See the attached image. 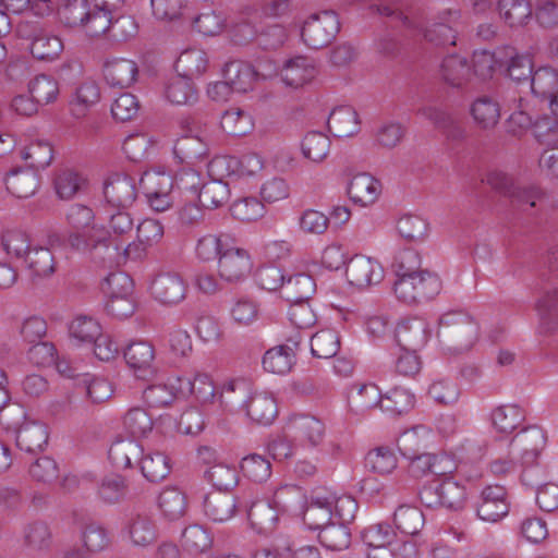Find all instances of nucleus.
Listing matches in <instances>:
<instances>
[{"instance_id": "11", "label": "nucleus", "mask_w": 558, "mask_h": 558, "mask_svg": "<svg viewBox=\"0 0 558 558\" xmlns=\"http://www.w3.org/2000/svg\"><path fill=\"white\" fill-rule=\"evenodd\" d=\"M187 286L177 272H160L151 282L150 291L155 300L165 305H174L185 299Z\"/></svg>"}, {"instance_id": "28", "label": "nucleus", "mask_w": 558, "mask_h": 558, "mask_svg": "<svg viewBox=\"0 0 558 558\" xmlns=\"http://www.w3.org/2000/svg\"><path fill=\"white\" fill-rule=\"evenodd\" d=\"M291 432L300 439L315 446L324 437L325 426L320 420L308 414L294 415L289 423Z\"/></svg>"}, {"instance_id": "30", "label": "nucleus", "mask_w": 558, "mask_h": 558, "mask_svg": "<svg viewBox=\"0 0 558 558\" xmlns=\"http://www.w3.org/2000/svg\"><path fill=\"white\" fill-rule=\"evenodd\" d=\"M247 517L253 529L258 533H270L275 530L278 521V510L266 500L252 502Z\"/></svg>"}, {"instance_id": "61", "label": "nucleus", "mask_w": 558, "mask_h": 558, "mask_svg": "<svg viewBox=\"0 0 558 558\" xmlns=\"http://www.w3.org/2000/svg\"><path fill=\"white\" fill-rule=\"evenodd\" d=\"M63 50L61 39L54 35L40 34L34 38L31 46L32 54L39 60L53 59Z\"/></svg>"}, {"instance_id": "60", "label": "nucleus", "mask_w": 558, "mask_h": 558, "mask_svg": "<svg viewBox=\"0 0 558 558\" xmlns=\"http://www.w3.org/2000/svg\"><path fill=\"white\" fill-rule=\"evenodd\" d=\"M399 234L407 241H421L428 231V223L420 216L407 214L397 222Z\"/></svg>"}, {"instance_id": "38", "label": "nucleus", "mask_w": 558, "mask_h": 558, "mask_svg": "<svg viewBox=\"0 0 558 558\" xmlns=\"http://www.w3.org/2000/svg\"><path fill=\"white\" fill-rule=\"evenodd\" d=\"M500 16L510 27L525 25L532 17V7L527 0H499Z\"/></svg>"}, {"instance_id": "9", "label": "nucleus", "mask_w": 558, "mask_h": 558, "mask_svg": "<svg viewBox=\"0 0 558 558\" xmlns=\"http://www.w3.org/2000/svg\"><path fill=\"white\" fill-rule=\"evenodd\" d=\"M547 437L544 430L536 425L521 429L511 439L513 452L520 456L522 464L533 465L546 446Z\"/></svg>"}, {"instance_id": "25", "label": "nucleus", "mask_w": 558, "mask_h": 558, "mask_svg": "<svg viewBox=\"0 0 558 558\" xmlns=\"http://www.w3.org/2000/svg\"><path fill=\"white\" fill-rule=\"evenodd\" d=\"M223 78L228 80V84L231 85L233 92L246 93L253 89L256 72L252 64L234 60L226 64Z\"/></svg>"}, {"instance_id": "54", "label": "nucleus", "mask_w": 558, "mask_h": 558, "mask_svg": "<svg viewBox=\"0 0 558 558\" xmlns=\"http://www.w3.org/2000/svg\"><path fill=\"white\" fill-rule=\"evenodd\" d=\"M111 19V11L95 4L94 9L89 8L82 28L89 37L108 36Z\"/></svg>"}, {"instance_id": "51", "label": "nucleus", "mask_w": 558, "mask_h": 558, "mask_svg": "<svg viewBox=\"0 0 558 558\" xmlns=\"http://www.w3.org/2000/svg\"><path fill=\"white\" fill-rule=\"evenodd\" d=\"M340 348V340L336 331L326 329L316 332L311 339V350L318 359L333 357Z\"/></svg>"}, {"instance_id": "39", "label": "nucleus", "mask_w": 558, "mask_h": 558, "mask_svg": "<svg viewBox=\"0 0 558 558\" xmlns=\"http://www.w3.org/2000/svg\"><path fill=\"white\" fill-rule=\"evenodd\" d=\"M24 262L33 278H46L56 271L54 257L47 247H34L25 256Z\"/></svg>"}, {"instance_id": "31", "label": "nucleus", "mask_w": 558, "mask_h": 558, "mask_svg": "<svg viewBox=\"0 0 558 558\" xmlns=\"http://www.w3.org/2000/svg\"><path fill=\"white\" fill-rule=\"evenodd\" d=\"M440 72L442 80L452 87H462L471 77V66L466 58L457 54L444 59Z\"/></svg>"}, {"instance_id": "13", "label": "nucleus", "mask_w": 558, "mask_h": 558, "mask_svg": "<svg viewBox=\"0 0 558 558\" xmlns=\"http://www.w3.org/2000/svg\"><path fill=\"white\" fill-rule=\"evenodd\" d=\"M248 253L239 247L226 248L219 258V274L228 282H239L252 270Z\"/></svg>"}, {"instance_id": "15", "label": "nucleus", "mask_w": 558, "mask_h": 558, "mask_svg": "<svg viewBox=\"0 0 558 558\" xmlns=\"http://www.w3.org/2000/svg\"><path fill=\"white\" fill-rule=\"evenodd\" d=\"M507 492L504 486L489 485L482 492V501L477 507L478 517L488 522H497L509 512Z\"/></svg>"}, {"instance_id": "23", "label": "nucleus", "mask_w": 558, "mask_h": 558, "mask_svg": "<svg viewBox=\"0 0 558 558\" xmlns=\"http://www.w3.org/2000/svg\"><path fill=\"white\" fill-rule=\"evenodd\" d=\"M327 125L336 137L353 136L360 130L357 112L349 106L338 107L329 114Z\"/></svg>"}, {"instance_id": "42", "label": "nucleus", "mask_w": 558, "mask_h": 558, "mask_svg": "<svg viewBox=\"0 0 558 558\" xmlns=\"http://www.w3.org/2000/svg\"><path fill=\"white\" fill-rule=\"evenodd\" d=\"M523 420V411L514 404L499 405L492 412L493 426L499 433L513 432Z\"/></svg>"}, {"instance_id": "27", "label": "nucleus", "mask_w": 558, "mask_h": 558, "mask_svg": "<svg viewBox=\"0 0 558 558\" xmlns=\"http://www.w3.org/2000/svg\"><path fill=\"white\" fill-rule=\"evenodd\" d=\"M208 145L198 134H183L173 148L175 156L191 165L203 160L208 155Z\"/></svg>"}, {"instance_id": "64", "label": "nucleus", "mask_w": 558, "mask_h": 558, "mask_svg": "<svg viewBox=\"0 0 558 558\" xmlns=\"http://www.w3.org/2000/svg\"><path fill=\"white\" fill-rule=\"evenodd\" d=\"M413 405L414 396L403 388L397 387L383 396L381 410L396 415L407 413Z\"/></svg>"}, {"instance_id": "32", "label": "nucleus", "mask_w": 558, "mask_h": 558, "mask_svg": "<svg viewBox=\"0 0 558 558\" xmlns=\"http://www.w3.org/2000/svg\"><path fill=\"white\" fill-rule=\"evenodd\" d=\"M430 438V432L423 426L408 429L398 438L399 451L404 458L425 452L424 450L428 447Z\"/></svg>"}, {"instance_id": "7", "label": "nucleus", "mask_w": 558, "mask_h": 558, "mask_svg": "<svg viewBox=\"0 0 558 558\" xmlns=\"http://www.w3.org/2000/svg\"><path fill=\"white\" fill-rule=\"evenodd\" d=\"M227 165L225 158H214L208 163V174L211 178L199 190V201L204 207L218 208L225 205L230 197L229 184L222 180L221 171Z\"/></svg>"}, {"instance_id": "53", "label": "nucleus", "mask_w": 558, "mask_h": 558, "mask_svg": "<svg viewBox=\"0 0 558 558\" xmlns=\"http://www.w3.org/2000/svg\"><path fill=\"white\" fill-rule=\"evenodd\" d=\"M220 124L232 136H244L253 128L251 116L240 108L227 110L221 118Z\"/></svg>"}, {"instance_id": "29", "label": "nucleus", "mask_w": 558, "mask_h": 558, "mask_svg": "<svg viewBox=\"0 0 558 558\" xmlns=\"http://www.w3.org/2000/svg\"><path fill=\"white\" fill-rule=\"evenodd\" d=\"M142 474L151 483L165 480L171 472L170 458L161 451L153 450L145 453L140 462Z\"/></svg>"}, {"instance_id": "59", "label": "nucleus", "mask_w": 558, "mask_h": 558, "mask_svg": "<svg viewBox=\"0 0 558 558\" xmlns=\"http://www.w3.org/2000/svg\"><path fill=\"white\" fill-rule=\"evenodd\" d=\"M166 96L172 104L184 105L196 99V92L191 80L178 73L167 84Z\"/></svg>"}, {"instance_id": "44", "label": "nucleus", "mask_w": 558, "mask_h": 558, "mask_svg": "<svg viewBox=\"0 0 558 558\" xmlns=\"http://www.w3.org/2000/svg\"><path fill=\"white\" fill-rule=\"evenodd\" d=\"M530 82L533 94L548 100L558 90V72L550 66L539 68Z\"/></svg>"}, {"instance_id": "24", "label": "nucleus", "mask_w": 558, "mask_h": 558, "mask_svg": "<svg viewBox=\"0 0 558 558\" xmlns=\"http://www.w3.org/2000/svg\"><path fill=\"white\" fill-rule=\"evenodd\" d=\"M205 514L214 522H225L236 511L235 497L221 492L208 493L204 499Z\"/></svg>"}, {"instance_id": "55", "label": "nucleus", "mask_w": 558, "mask_h": 558, "mask_svg": "<svg viewBox=\"0 0 558 558\" xmlns=\"http://www.w3.org/2000/svg\"><path fill=\"white\" fill-rule=\"evenodd\" d=\"M31 96L39 105H47L56 100L59 95V86L54 78L49 75L40 74L31 81L29 86Z\"/></svg>"}, {"instance_id": "26", "label": "nucleus", "mask_w": 558, "mask_h": 558, "mask_svg": "<svg viewBox=\"0 0 558 558\" xmlns=\"http://www.w3.org/2000/svg\"><path fill=\"white\" fill-rule=\"evenodd\" d=\"M316 70L314 64L306 57H296L288 60L282 70V81L291 87H302L314 78Z\"/></svg>"}, {"instance_id": "58", "label": "nucleus", "mask_w": 558, "mask_h": 558, "mask_svg": "<svg viewBox=\"0 0 558 558\" xmlns=\"http://www.w3.org/2000/svg\"><path fill=\"white\" fill-rule=\"evenodd\" d=\"M509 56L507 75L514 82L530 81L533 75V62L527 54H517L513 48H506Z\"/></svg>"}, {"instance_id": "5", "label": "nucleus", "mask_w": 558, "mask_h": 558, "mask_svg": "<svg viewBox=\"0 0 558 558\" xmlns=\"http://www.w3.org/2000/svg\"><path fill=\"white\" fill-rule=\"evenodd\" d=\"M340 31V22L333 11L313 14L304 22L301 36L304 44L312 49L328 46Z\"/></svg>"}, {"instance_id": "10", "label": "nucleus", "mask_w": 558, "mask_h": 558, "mask_svg": "<svg viewBox=\"0 0 558 558\" xmlns=\"http://www.w3.org/2000/svg\"><path fill=\"white\" fill-rule=\"evenodd\" d=\"M395 337L402 350H420L427 343L430 328L421 317H408L398 323Z\"/></svg>"}, {"instance_id": "37", "label": "nucleus", "mask_w": 558, "mask_h": 558, "mask_svg": "<svg viewBox=\"0 0 558 558\" xmlns=\"http://www.w3.org/2000/svg\"><path fill=\"white\" fill-rule=\"evenodd\" d=\"M471 114L478 128L492 130L500 119V107L498 102L484 96L473 102Z\"/></svg>"}, {"instance_id": "8", "label": "nucleus", "mask_w": 558, "mask_h": 558, "mask_svg": "<svg viewBox=\"0 0 558 558\" xmlns=\"http://www.w3.org/2000/svg\"><path fill=\"white\" fill-rule=\"evenodd\" d=\"M104 195L110 206L130 208L138 195L135 179L126 173H111L104 183Z\"/></svg>"}, {"instance_id": "12", "label": "nucleus", "mask_w": 558, "mask_h": 558, "mask_svg": "<svg viewBox=\"0 0 558 558\" xmlns=\"http://www.w3.org/2000/svg\"><path fill=\"white\" fill-rule=\"evenodd\" d=\"M345 274L350 284L361 289L380 282L384 277L380 264L363 255H355L349 260Z\"/></svg>"}, {"instance_id": "20", "label": "nucleus", "mask_w": 558, "mask_h": 558, "mask_svg": "<svg viewBox=\"0 0 558 558\" xmlns=\"http://www.w3.org/2000/svg\"><path fill=\"white\" fill-rule=\"evenodd\" d=\"M137 74V64L129 59H114L104 65L105 80L113 87H130L136 81Z\"/></svg>"}, {"instance_id": "1", "label": "nucleus", "mask_w": 558, "mask_h": 558, "mask_svg": "<svg viewBox=\"0 0 558 558\" xmlns=\"http://www.w3.org/2000/svg\"><path fill=\"white\" fill-rule=\"evenodd\" d=\"M66 241L72 250L87 255L95 263L109 268L123 264L120 255L121 241L101 226H93L85 233H70Z\"/></svg>"}, {"instance_id": "49", "label": "nucleus", "mask_w": 558, "mask_h": 558, "mask_svg": "<svg viewBox=\"0 0 558 558\" xmlns=\"http://www.w3.org/2000/svg\"><path fill=\"white\" fill-rule=\"evenodd\" d=\"M332 502L327 500H314L305 509L303 519L312 530H322L332 523Z\"/></svg>"}, {"instance_id": "6", "label": "nucleus", "mask_w": 558, "mask_h": 558, "mask_svg": "<svg viewBox=\"0 0 558 558\" xmlns=\"http://www.w3.org/2000/svg\"><path fill=\"white\" fill-rule=\"evenodd\" d=\"M107 291L110 294L106 308L117 318H128L135 312V302L131 298L132 279L123 272H112L106 278Z\"/></svg>"}, {"instance_id": "48", "label": "nucleus", "mask_w": 558, "mask_h": 558, "mask_svg": "<svg viewBox=\"0 0 558 558\" xmlns=\"http://www.w3.org/2000/svg\"><path fill=\"white\" fill-rule=\"evenodd\" d=\"M142 452V447L134 439H120L111 445L108 456L114 466L126 469L131 466V460Z\"/></svg>"}, {"instance_id": "63", "label": "nucleus", "mask_w": 558, "mask_h": 558, "mask_svg": "<svg viewBox=\"0 0 558 558\" xmlns=\"http://www.w3.org/2000/svg\"><path fill=\"white\" fill-rule=\"evenodd\" d=\"M22 157L29 160V168L34 170L46 168L53 158V149L48 142L36 141L23 149Z\"/></svg>"}, {"instance_id": "62", "label": "nucleus", "mask_w": 558, "mask_h": 558, "mask_svg": "<svg viewBox=\"0 0 558 558\" xmlns=\"http://www.w3.org/2000/svg\"><path fill=\"white\" fill-rule=\"evenodd\" d=\"M230 211L234 219L243 222H252L264 216L265 207L255 197H244L235 201L231 205Z\"/></svg>"}, {"instance_id": "47", "label": "nucleus", "mask_w": 558, "mask_h": 558, "mask_svg": "<svg viewBox=\"0 0 558 558\" xmlns=\"http://www.w3.org/2000/svg\"><path fill=\"white\" fill-rule=\"evenodd\" d=\"M129 534L137 546H147L157 538L156 525L146 514H136L129 524Z\"/></svg>"}, {"instance_id": "36", "label": "nucleus", "mask_w": 558, "mask_h": 558, "mask_svg": "<svg viewBox=\"0 0 558 558\" xmlns=\"http://www.w3.org/2000/svg\"><path fill=\"white\" fill-rule=\"evenodd\" d=\"M350 404L356 413H363L377 405L381 408L383 396L375 384L356 385L351 389Z\"/></svg>"}, {"instance_id": "4", "label": "nucleus", "mask_w": 558, "mask_h": 558, "mask_svg": "<svg viewBox=\"0 0 558 558\" xmlns=\"http://www.w3.org/2000/svg\"><path fill=\"white\" fill-rule=\"evenodd\" d=\"M405 272H398L393 284L397 298L408 304L428 301L440 291V280L437 275L427 270L413 271V267H405Z\"/></svg>"}, {"instance_id": "43", "label": "nucleus", "mask_w": 558, "mask_h": 558, "mask_svg": "<svg viewBox=\"0 0 558 558\" xmlns=\"http://www.w3.org/2000/svg\"><path fill=\"white\" fill-rule=\"evenodd\" d=\"M330 147V138L318 131L308 132L301 144L303 156L314 162L323 161L328 156Z\"/></svg>"}, {"instance_id": "35", "label": "nucleus", "mask_w": 558, "mask_h": 558, "mask_svg": "<svg viewBox=\"0 0 558 558\" xmlns=\"http://www.w3.org/2000/svg\"><path fill=\"white\" fill-rule=\"evenodd\" d=\"M316 291L314 279L307 274H296L288 278L283 286V295L290 303L308 301Z\"/></svg>"}, {"instance_id": "33", "label": "nucleus", "mask_w": 558, "mask_h": 558, "mask_svg": "<svg viewBox=\"0 0 558 558\" xmlns=\"http://www.w3.org/2000/svg\"><path fill=\"white\" fill-rule=\"evenodd\" d=\"M208 59L206 53L199 49H187L183 51L175 62L177 72L193 80L201 76L207 69Z\"/></svg>"}, {"instance_id": "57", "label": "nucleus", "mask_w": 558, "mask_h": 558, "mask_svg": "<svg viewBox=\"0 0 558 558\" xmlns=\"http://www.w3.org/2000/svg\"><path fill=\"white\" fill-rule=\"evenodd\" d=\"M52 534L45 522H33L25 527L24 544L32 550L41 551L51 546Z\"/></svg>"}, {"instance_id": "45", "label": "nucleus", "mask_w": 558, "mask_h": 558, "mask_svg": "<svg viewBox=\"0 0 558 558\" xmlns=\"http://www.w3.org/2000/svg\"><path fill=\"white\" fill-rule=\"evenodd\" d=\"M393 521L401 533L415 535L423 527L425 519L417 507L400 506L393 514Z\"/></svg>"}, {"instance_id": "50", "label": "nucleus", "mask_w": 558, "mask_h": 558, "mask_svg": "<svg viewBox=\"0 0 558 558\" xmlns=\"http://www.w3.org/2000/svg\"><path fill=\"white\" fill-rule=\"evenodd\" d=\"M319 542L331 550H342L349 547L351 533L343 523L332 522L318 533Z\"/></svg>"}, {"instance_id": "52", "label": "nucleus", "mask_w": 558, "mask_h": 558, "mask_svg": "<svg viewBox=\"0 0 558 558\" xmlns=\"http://www.w3.org/2000/svg\"><path fill=\"white\" fill-rule=\"evenodd\" d=\"M205 475L217 489L216 492L231 490L239 482L236 469L225 463L214 464L206 471Z\"/></svg>"}, {"instance_id": "34", "label": "nucleus", "mask_w": 558, "mask_h": 558, "mask_svg": "<svg viewBox=\"0 0 558 558\" xmlns=\"http://www.w3.org/2000/svg\"><path fill=\"white\" fill-rule=\"evenodd\" d=\"M158 506L165 517L170 520H178L186 512V495L178 487H167L159 495Z\"/></svg>"}, {"instance_id": "19", "label": "nucleus", "mask_w": 558, "mask_h": 558, "mask_svg": "<svg viewBox=\"0 0 558 558\" xmlns=\"http://www.w3.org/2000/svg\"><path fill=\"white\" fill-rule=\"evenodd\" d=\"M258 16L256 5H243L230 21V33L236 45H246L257 38V32L253 19Z\"/></svg>"}, {"instance_id": "40", "label": "nucleus", "mask_w": 558, "mask_h": 558, "mask_svg": "<svg viewBox=\"0 0 558 558\" xmlns=\"http://www.w3.org/2000/svg\"><path fill=\"white\" fill-rule=\"evenodd\" d=\"M177 391L181 396L194 395L202 402L210 401L215 396V386L207 374L197 373L193 380L178 378Z\"/></svg>"}, {"instance_id": "56", "label": "nucleus", "mask_w": 558, "mask_h": 558, "mask_svg": "<svg viewBox=\"0 0 558 558\" xmlns=\"http://www.w3.org/2000/svg\"><path fill=\"white\" fill-rule=\"evenodd\" d=\"M89 5L87 0H65L59 9L60 21L70 28L81 27L88 16Z\"/></svg>"}, {"instance_id": "3", "label": "nucleus", "mask_w": 558, "mask_h": 558, "mask_svg": "<svg viewBox=\"0 0 558 558\" xmlns=\"http://www.w3.org/2000/svg\"><path fill=\"white\" fill-rule=\"evenodd\" d=\"M248 389L244 381L229 383L222 393L227 403L245 408L246 415L256 424L269 425L278 415V407L271 393L254 392L247 396Z\"/></svg>"}, {"instance_id": "16", "label": "nucleus", "mask_w": 558, "mask_h": 558, "mask_svg": "<svg viewBox=\"0 0 558 558\" xmlns=\"http://www.w3.org/2000/svg\"><path fill=\"white\" fill-rule=\"evenodd\" d=\"M407 459L410 461L408 472L414 478H420L427 474L440 476L451 472L450 465H447L451 461L446 456L422 452Z\"/></svg>"}, {"instance_id": "18", "label": "nucleus", "mask_w": 558, "mask_h": 558, "mask_svg": "<svg viewBox=\"0 0 558 558\" xmlns=\"http://www.w3.org/2000/svg\"><path fill=\"white\" fill-rule=\"evenodd\" d=\"M298 339H289L287 344L277 345L266 351L263 365L265 371L272 374H286L291 371L295 361Z\"/></svg>"}, {"instance_id": "14", "label": "nucleus", "mask_w": 558, "mask_h": 558, "mask_svg": "<svg viewBox=\"0 0 558 558\" xmlns=\"http://www.w3.org/2000/svg\"><path fill=\"white\" fill-rule=\"evenodd\" d=\"M124 359L137 378L148 379L156 374L155 349L149 342H131L124 350Z\"/></svg>"}, {"instance_id": "41", "label": "nucleus", "mask_w": 558, "mask_h": 558, "mask_svg": "<svg viewBox=\"0 0 558 558\" xmlns=\"http://www.w3.org/2000/svg\"><path fill=\"white\" fill-rule=\"evenodd\" d=\"M418 113L429 120L435 128L445 132L447 136L452 138L462 136L463 130L458 120L445 110L427 106L418 109Z\"/></svg>"}, {"instance_id": "22", "label": "nucleus", "mask_w": 558, "mask_h": 558, "mask_svg": "<svg viewBox=\"0 0 558 558\" xmlns=\"http://www.w3.org/2000/svg\"><path fill=\"white\" fill-rule=\"evenodd\" d=\"M380 183L368 173H360L352 178L348 186V194L350 198L362 206L373 204L379 193Z\"/></svg>"}, {"instance_id": "21", "label": "nucleus", "mask_w": 558, "mask_h": 558, "mask_svg": "<svg viewBox=\"0 0 558 558\" xmlns=\"http://www.w3.org/2000/svg\"><path fill=\"white\" fill-rule=\"evenodd\" d=\"M48 444V429L45 424L37 421H27L17 429L16 446L28 453L44 449Z\"/></svg>"}, {"instance_id": "2", "label": "nucleus", "mask_w": 558, "mask_h": 558, "mask_svg": "<svg viewBox=\"0 0 558 558\" xmlns=\"http://www.w3.org/2000/svg\"><path fill=\"white\" fill-rule=\"evenodd\" d=\"M480 325L464 311H449L438 322L437 337L452 354L469 352L478 340Z\"/></svg>"}, {"instance_id": "17", "label": "nucleus", "mask_w": 558, "mask_h": 558, "mask_svg": "<svg viewBox=\"0 0 558 558\" xmlns=\"http://www.w3.org/2000/svg\"><path fill=\"white\" fill-rule=\"evenodd\" d=\"M4 181L9 193L17 198L33 196L40 186V178L36 170L32 168L12 169Z\"/></svg>"}, {"instance_id": "46", "label": "nucleus", "mask_w": 558, "mask_h": 558, "mask_svg": "<svg viewBox=\"0 0 558 558\" xmlns=\"http://www.w3.org/2000/svg\"><path fill=\"white\" fill-rule=\"evenodd\" d=\"M100 98L99 87L95 82H84L75 90V97L70 102L72 114L75 118H83L87 109L95 105Z\"/></svg>"}]
</instances>
